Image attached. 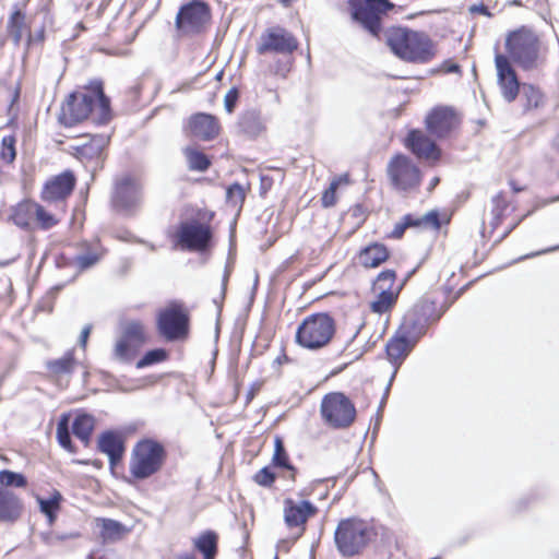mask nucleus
Here are the masks:
<instances>
[{"mask_svg": "<svg viewBox=\"0 0 559 559\" xmlns=\"http://www.w3.org/2000/svg\"><path fill=\"white\" fill-rule=\"evenodd\" d=\"M90 116L99 124L110 119V102L104 94L100 81L92 82L83 92L70 94L61 107L59 121L66 127H72Z\"/></svg>", "mask_w": 559, "mask_h": 559, "instance_id": "obj_1", "label": "nucleus"}, {"mask_svg": "<svg viewBox=\"0 0 559 559\" xmlns=\"http://www.w3.org/2000/svg\"><path fill=\"white\" fill-rule=\"evenodd\" d=\"M392 52L404 61L427 63L436 56V45L428 35L404 27H392L385 33Z\"/></svg>", "mask_w": 559, "mask_h": 559, "instance_id": "obj_2", "label": "nucleus"}, {"mask_svg": "<svg viewBox=\"0 0 559 559\" xmlns=\"http://www.w3.org/2000/svg\"><path fill=\"white\" fill-rule=\"evenodd\" d=\"M506 49L510 58L524 71L537 70L546 62V49L538 36L526 28L509 34Z\"/></svg>", "mask_w": 559, "mask_h": 559, "instance_id": "obj_3", "label": "nucleus"}, {"mask_svg": "<svg viewBox=\"0 0 559 559\" xmlns=\"http://www.w3.org/2000/svg\"><path fill=\"white\" fill-rule=\"evenodd\" d=\"M371 535V528L365 521L349 518L340 521L334 533V542L338 552L349 558L362 551Z\"/></svg>", "mask_w": 559, "mask_h": 559, "instance_id": "obj_4", "label": "nucleus"}, {"mask_svg": "<svg viewBox=\"0 0 559 559\" xmlns=\"http://www.w3.org/2000/svg\"><path fill=\"white\" fill-rule=\"evenodd\" d=\"M335 333L334 320L328 313L311 314L296 331V342L304 348L317 350L325 347Z\"/></svg>", "mask_w": 559, "mask_h": 559, "instance_id": "obj_5", "label": "nucleus"}, {"mask_svg": "<svg viewBox=\"0 0 559 559\" xmlns=\"http://www.w3.org/2000/svg\"><path fill=\"white\" fill-rule=\"evenodd\" d=\"M165 455L158 442L148 439L139 441L132 450L129 472L136 479H146L162 468Z\"/></svg>", "mask_w": 559, "mask_h": 559, "instance_id": "obj_6", "label": "nucleus"}, {"mask_svg": "<svg viewBox=\"0 0 559 559\" xmlns=\"http://www.w3.org/2000/svg\"><path fill=\"white\" fill-rule=\"evenodd\" d=\"M386 175L390 185L399 193H411L417 190L421 181L418 166L403 154H396L389 160Z\"/></svg>", "mask_w": 559, "mask_h": 559, "instance_id": "obj_7", "label": "nucleus"}, {"mask_svg": "<svg viewBox=\"0 0 559 559\" xmlns=\"http://www.w3.org/2000/svg\"><path fill=\"white\" fill-rule=\"evenodd\" d=\"M348 4L353 20L374 37L381 31L382 16L394 7L389 0H348Z\"/></svg>", "mask_w": 559, "mask_h": 559, "instance_id": "obj_8", "label": "nucleus"}, {"mask_svg": "<svg viewBox=\"0 0 559 559\" xmlns=\"http://www.w3.org/2000/svg\"><path fill=\"white\" fill-rule=\"evenodd\" d=\"M320 412L323 420L334 428H346L355 419L356 408L352 401L341 392H332L321 401Z\"/></svg>", "mask_w": 559, "mask_h": 559, "instance_id": "obj_9", "label": "nucleus"}, {"mask_svg": "<svg viewBox=\"0 0 559 559\" xmlns=\"http://www.w3.org/2000/svg\"><path fill=\"white\" fill-rule=\"evenodd\" d=\"M157 330L167 341L185 338L189 331V317L177 304L162 309L157 316Z\"/></svg>", "mask_w": 559, "mask_h": 559, "instance_id": "obj_10", "label": "nucleus"}, {"mask_svg": "<svg viewBox=\"0 0 559 559\" xmlns=\"http://www.w3.org/2000/svg\"><path fill=\"white\" fill-rule=\"evenodd\" d=\"M211 237L210 226L199 222L181 223L176 234L177 245L190 251L204 250Z\"/></svg>", "mask_w": 559, "mask_h": 559, "instance_id": "obj_11", "label": "nucleus"}, {"mask_svg": "<svg viewBox=\"0 0 559 559\" xmlns=\"http://www.w3.org/2000/svg\"><path fill=\"white\" fill-rule=\"evenodd\" d=\"M418 308L419 306L416 305L405 314L399 333L386 344L388 357L394 364L404 359L411 350L412 344L409 342V335L417 324V319L415 317Z\"/></svg>", "mask_w": 559, "mask_h": 559, "instance_id": "obj_12", "label": "nucleus"}, {"mask_svg": "<svg viewBox=\"0 0 559 559\" xmlns=\"http://www.w3.org/2000/svg\"><path fill=\"white\" fill-rule=\"evenodd\" d=\"M298 48V41L293 34L282 27L266 29L260 37L257 51L260 55L266 52L292 53Z\"/></svg>", "mask_w": 559, "mask_h": 559, "instance_id": "obj_13", "label": "nucleus"}, {"mask_svg": "<svg viewBox=\"0 0 559 559\" xmlns=\"http://www.w3.org/2000/svg\"><path fill=\"white\" fill-rule=\"evenodd\" d=\"M76 178L71 170L50 177L44 185L40 197L47 203H62L72 193Z\"/></svg>", "mask_w": 559, "mask_h": 559, "instance_id": "obj_14", "label": "nucleus"}, {"mask_svg": "<svg viewBox=\"0 0 559 559\" xmlns=\"http://www.w3.org/2000/svg\"><path fill=\"white\" fill-rule=\"evenodd\" d=\"M209 7L201 1L183 5L177 14L176 25L183 33H197L209 22Z\"/></svg>", "mask_w": 559, "mask_h": 559, "instance_id": "obj_15", "label": "nucleus"}, {"mask_svg": "<svg viewBox=\"0 0 559 559\" xmlns=\"http://www.w3.org/2000/svg\"><path fill=\"white\" fill-rule=\"evenodd\" d=\"M142 200V187L131 177H124L116 182L115 192L112 195V204L116 209L124 212H130Z\"/></svg>", "mask_w": 559, "mask_h": 559, "instance_id": "obj_16", "label": "nucleus"}, {"mask_svg": "<svg viewBox=\"0 0 559 559\" xmlns=\"http://www.w3.org/2000/svg\"><path fill=\"white\" fill-rule=\"evenodd\" d=\"M495 64L497 70V81L501 90L502 97L512 103L519 95L520 82L515 70L513 69L508 57L497 53L495 57Z\"/></svg>", "mask_w": 559, "mask_h": 559, "instance_id": "obj_17", "label": "nucleus"}, {"mask_svg": "<svg viewBox=\"0 0 559 559\" xmlns=\"http://www.w3.org/2000/svg\"><path fill=\"white\" fill-rule=\"evenodd\" d=\"M457 123V116L449 107L433 109L426 119L427 130L438 138L447 135Z\"/></svg>", "mask_w": 559, "mask_h": 559, "instance_id": "obj_18", "label": "nucleus"}, {"mask_svg": "<svg viewBox=\"0 0 559 559\" xmlns=\"http://www.w3.org/2000/svg\"><path fill=\"white\" fill-rule=\"evenodd\" d=\"M317 508L309 501L294 502L292 499L284 501V520L288 527L304 526L309 518L317 513Z\"/></svg>", "mask_w": 559, "mask_h": 559, "instance_id": "obj_19", "label": "nucleus"}, {"mask_svg": "<svg viewBox=\"0 0 559 559\" xmlns=\"http://www.w3.org/2000/svg\"><path fill=\"white\" fill-rule=\"evenodd\" d=\"M189 129L192 135L202 140H212L219 132V126L214 116L197 114L189 120Z\"/></svg>", "mask_w": 559, "mask_h": 559, "instance_id": "obj_20", "label": "nucleus"}, {"mask_svg": "<svg viewBox=\"0 0 559 559\" xmlns=\"http://www.w3.org/2000/svg\"><path fill=\"white\" fill-rule=\"evenodd\" d=\"M98 450L108 456L109 464L114 467L123 455V440L119 433L106 431L98 438Z\"/></svg>", "mask_w": 559, "mask_h": 559, "instance_id": "obj_21", "label": "nucleus"}, {"mask_svg": "<svg viewBox=\"0 0 559 559\" xmlns=\"http://www.w3.org/2000/svg\"><path fill=\"white\" fill-rule=\"evenodd\" d=\"M406 146L420 158L437 159L439 157L436 144L421 131L414 130L409 132L406 139Z\"/></svg>", "mask_w": 559, "mask_h": 559, "instance_id": "obj_22", "label": "nucleus"}, {"mask_svg": "<svg viewBox=\"0 0 559 559\" xmlns=\"http://www.w3.org/2000/svg\"><path fill=\"white\" fill-rule=\"evenodd\" d=\"M7 31L15 46L20 45L24 33L28 32L26 15L19 4L12 7V12L7 22Z\"/></svg>", "mask_w": 559, "mask_h": 559, "instance_id": "obj_23", "label": "nucleus"}, {"mask_svg": "<svg viewBox=\"0 0 559 559\" xmlns=\"http://www.w3.org/2000/svg\"><path fill=\"white\" fill-rule=\"evenodd\" d=\"M105 251L99 243H82V251L74 258V265L80 271H85L97 264Z\"/></svg>", "mask_w": 559, "mask_h": 559, "instance_id": "obj_24", "label": "nucleus"}, {"mask_svg": "<svg viewBox=\"0 0 559 559\" xmlns=\"http://www.w3.org/2000/svg\"><path fill=\"white\" fill-rule=\"evenodd\" d=\"M22 504L19 498L9 490L0 488V521L13 522L19 519Z\"/></svg>", "mask_w": 559, "mask_h": 559, "instance_id": "obj_25", "label": "nucleus"}, {"mask_svg": "<svg viewBox=\"0 0 559 559\" xmlns=\"http://www.w3.org/2000/svg\"><path fill=\"white\" fill-rule=\"evenodd\" d=\"M121 334L124 338L142 347L148 340L146 328L142 321L127 320L120 325Z\"/></svg>", "mask_w": 559, "mask_h": 559, "instance_id": "obj_26", "label": "nucleus"}, {"mask_svg": "<svg viewBox=\"0 0 559 559\" xmlns=\"http://www.w3.org/2000/svg\"><path fill=\"white\" fill-rule=\"evenodd\" d=\"M389 258V251L382 243H372L360 251L359 261L365 267H377Z\"/></svg>", "mask_w": 559, "mask_h": 559, "instance_id": "obj_27", "label": "nucleus"}, {"mask_svg": "<svg viewBox=\"0 0 559 559\" xmlns=\"http://www.w3.org/2000/svg\"><path fill=\"white\" fill-rule=\"evenodd\" d=\"M109 138L103 134H96L87 143L82 144L76 148V154L81 159L98 158L104 148L107 146Z\"/></svg>", "mask_w": 559, "mask_h": 559, "instance_id": "obj_28", "label": "nucleus"}, {"mask_svg": "<svg viewBox=\"0 0 559 559\" xmlns=\"http://www.w3.org/2000/svg\"><path fill=\"white\" fill-rule=\"evenodd\" d=\"M36 205V202L29 200H25L16 204L12 209L11 214V218L14 224L22 228H28L32 221H34Z\"/></svg>", "mask_w": 559, "mask_h": 559, "instance_id": "obj_29", "label": "nucleus"}, {"mask_svg": "<svg viewBox=\"0 0 559 559\" xmlns=\"http://www.w3.org/2000/svg\"><path fill=\"white\" fill-rule=\"evenodd\" d=\"M100 535L104 540L116 542L129 533L122 523L111 519H99Z\"/></svg>", "mask_w": 559, "mask_h": 559, "instance_id": "obj_30", "label": "nucleus"}, {"mask_svg": "<svg viewBox=\"0 0 559 559\" xmlns=\"http://www.w3.org/2000/svg\"><path fill=\"white\" fill-rule=\"evenodd\" d=\"M240 130L250 138H255L264 131V123L255 111L245 112L238 122Z\"/></svg>", "mask_w": 559, "mask_h": 559, "instance_id": "obj_31", "label": "nucleus"}, {"mask_svg": "<svg viewBox=\"0 0 559 559\" xmlns=\"http://www.w3.org/2000/svg\"><path fill=\"white\" fill-rule=\"evenodd\" d=\"M140 347L120 335L114 346L112 357L120 362L129 364L138 355Z\"/></svg>", "mask_w": 559, "mask_h": 559, "instance_id": "obj_32", "label": "nucleus"}, {"mask_svg": "<svg viewBox=\"0 0 559 559\" xmlns=\"http://www.w3.org/2000/svg\"><path fill=\"white\" fill-rule=\"evenodd\" d=\"M94 426V417L87 414H82L76 416L74 419L72 430L76 438H79L85 445H88Z\"/></svg>", "mask_w": 559, "mask_h": 559, "instance_id": "obj_33", "label": "nucleus"}, {"mask_svg": "<svg viewBox=\"0 0 559 559\" xmlns=\"http://www.w3.org/2000/svg\"><path fill=\"white\" fill-rule=\"evenodd\" d=\"M195 548L204 555V559H214L217 548V535L205 532L194 542Z\"/></svg>", "mask_w": 559, "mask_h": 559, "instance_id": "obj_34", "label": "nucleus"}, {"mask_svg": "<svg viewBox=\"0 0 559 559\" xmlns=\"http://www.w3.org/2000/svg\"><path fill=\"white\" fill-rule=\"evenodd\" d=\"M183 154L187 158L188 166L191 170L205 171L211 165V162L207 158V156L204 153L197 150L195 147H185Z\"/></svg>", "mask_w": 559, "mask_h": 559, "instance_id": "obj_35", "label": "nucleus"}, {"mask_svg": "<svg viewBox=\"0 0 559 559\" xmlns=\"http://www.w3.org/2000/svg\"><path fill=\"white\" fill-rule=\"evenodd\" d=\"M75 366V359L73 356V352H68L61 358L51 360L47 362V368L50 372L56 376L69 374L73 371Z\"/></svg>", "mask_w": 559, "mask_h": 559, "instance_id": "obj_36", "label": "nucleus"}, {"mask_svg": "<svg viewBox=\"0 0 559 559\" xmlns=\"http://www.w3.org/2000/svg\"><path fill=\"white\" fill-rule=\"evenodd\" d=\"M377 297L376 299L370 304V309L374 313H385L392 309V307L395 305L399 294L400 293H383V292H376Z\"/></svg>", "mask_w": 559, "mask_h": 559, "instance_id": "obj_37", "label": "nucleus"}, {"mask_svg": "<svg viewBox=\"0 0 559 559\" xmlns=\"http://www.w3.org/2000/svg\"><path fill=\"white\" fill-rule=\"evenodd\" d=\"M395 278L396 274L393 270H385L381 272L373 282V290L383 293H400L402 285L396 289H393Z\"/></svg>", "mask_w": 559, "mask_h": 559, "instance_id": "obj_38", "label": "nucleus"}, {"mask_svg": "<svg viewBox=\"0 0 559 559\" xmlns=\"http://www.w3.org/2000/svg\"><path fill=\"white\" fill-rule=\"evenodd\" d=\"M273 464L278 467H285L293 472L292 478H295V468L289 464L284 443L280 437L274 440Z\"/></svg>", "mask_w": 559, "mask_h": 559, "instance_id": "obj_39", "label": "nucleus"}, {"mask_svg": "<svg viewBox=\"0 0 559 559\" xmlns=\"http://www.w3.org/2000/svg\"><path fill=\"white\" fill-rule=\"evenodd\" d=\"M522 93L526 100V109L537 108L543 104L544 95L538 87L531 84H524Z\"/></svg>", "mask_w": 559, "mask_h": 559, "instance_id": "obj_40", "label": "nucleus"}, {"mask_svg": "<svg viewBox=\"0 0 559 559\" xmlns=\"http://www.w3.org/2000/svg\"><path fill=\"white\" fill-rule=\"evenodd\" d=\"M57 439L59 444L66 450L73 452L70 432H69V416L63 415L57 425Z\"/></svg>", "mask_w": 559, "mask_h": 559, "instance_id": "obj_41", "label": "nucleus"}, {"mask_svg": "<svg viewBox=\"0 0 559 559\" xmlns=\"http://www.w3.org/2000/svg\"><path fill=\"white\" fill-rule=\"evenodd\" d=\"M15 156V138L12 135L3 136L1 141L0 158L5 164H11L14 162Z\"/></svg>", "mask_w": 559, "mask_h": 559, "instance_id": "obj_42", "label": "nucleus"}, {"mask_svg": "<svg viewBox=\"0 0 559 559\" xmlns=\"http://www.w3.org/2000/svg\"><path fill=\"white\" fill-rule=\"evenodd\" d=\"M35 211L34 219L41 229H50L58 224L59 219L53 214L48 213L40 204L37 203Z\"/></svg>", "mask_w": 559, "mask_h": 559, "instance_id": "obj_43", "label": "nucleus"}, {"mask_svg": "<svg viewBox=\"0 0 559 559\" xmlns=\"http://www.w3.org/2000/svg\"><path fill=\"white\" fill-rule=\"evenodd\" d=\"M61 500V495L58 491L49 499H38L40 511L46 514L50 522L55 519V512L59 509V502Z\"/></svg>", "mask_w": 559, "mask_h": 559, "instance_id": "obj_44", "label": "nucleus"}, {"mask_svg": "<svg viewBox=\"0 0 559 559\" xmlns=\"http://www.w3.org/2000/svg\"><path fill=\"white\" fill-rule=\"evenodd\" d=\"M167 358V352L163 348L148 350L138 362L136 368L141 369L157 362H162Z\"/></svg>", "mask_w": 559, "mask_h": 559, "instance_id": "obj_45", "label": "nucleus"}, {"mask_svg": "<svg viewBox=\"0 0 559 559\" xmlns=\"http://www.w3.org/2000/svg\"><path fill=\"white\" fill-rule=\"evenodd\" d=\"M0 484L5 487H24L26 478L20 473L4 469L0 472Z\"/></svg>", "mask_w": 559, "mask_h": 559, "instance_id": "obj_46", "label": "nucleus"}, {"mask_svg": "<svg viewBox=\"0 0 559 559\" xmlns=\"http://www.w3.org/2000/svg\"><path fill=\"white\" fill-rule=\"evenodd\" d=\"M245 190L239 183L231 185L226 192V198L234 206L241 205L245 200Z\"/></svg>", "mask_w": 559, "mask_h": 559, "instance_id": "obj_47", "label": "nucleus"}, {"mask_svg": "<svg viewBox=\"0 0 559 559\" xmlns=\"http://www.w3.org/2000/svg\"><path fill=\"white\" fill-rule=\"evenodd\" d=\"M415 222H417L415 225L416 227L425 226L433 229H438L440 227L439 214L436 211H430L421 217H415Z\"/></svg>", "mask_w": 559, "mask_h": 559, "instance_id": "obj_48", "label": "nucleus"}, {"mask_svg": "<svg viewBox=\"0 0 559 559\" xmlns=\"http://www.w3.org/2000/svg\"><path fill=\"white\" fill-rule=\"evenodd\" d=\"M253 480L260 486L270 487L275 480V474L269 467H263L253 476Z\"/></svg>", "mask_w": 559, "mask_h": 559, "instance_id": "obj_49", "label": "nucleus"}, {"mask_svg": "<svg viewBox=\"0 0 559 559\" xmlns=\"http://www.w3.org/2000/svg\"><path fill=\"white\" fill-rule=\"evenodd\" d=\"M239 92L236 87H231L224 97V107L228 114H231L236 107Z\"/></svg>", "mask_w": 559, "mask_h": 559, "instance_id": "obj_50", "label": "nucleus"}, {"mask_svg": "<svg viewBox=\"0 0 559 559\" xmlns=\"http://www.w3.org/2000/svg\"><path fill=\"white\" fill-rule=\"evenodd\" d=\"M336 182H331L330 187L322 194V205L324 207L333 206L336 203Z\"/></svg>", "mask_w": 559, "mask_h": 559, "instance_id": "obj_51", "label": "nucleus"}, {"mask_svg": "<svg viewBox=\"0 0 559 559\" xmlns=\"http://www.w3.org/2000/svg\"><path fill=\"white\" fill-rule=\"evenodd\" d=\"M417 224V222H415V217L413 215H406L404 216L403 218V222L401 224H396L393 231H392V235L395 237V238H400L402 237L404 230L407 228V227H413Z\"/></svg>", "mask_w": 559, "mask_h": 559, "instance_id": "obj_52", "label": "nucleus"}, {"mask_svg": "<svg viewBox=\"0 0 559 559\" xmlns=\"http://www.w3.org/2000/svg\"><path fill=\"white\" fill-rule=\"evenodd\" d=\"M441 70L445 73H455L460 71V66L450 60H447L442 63Z\"/></svg>", "mask_w": 559, "mask_h": 559, "instance_id": "obj_53", "label": "nucleus"}, {"mask_svg": "<svg viewBox=\"0 0 559 559\" xmlns=\"http://www.w3.org/2000/svg\"><path fill=\"white\" fill-rule=\"evenodd\" d=\"M91 331H92V325L91 324H86L82 332H81V335H80V345L85 348L86 347V343H87V340H88V336L91 334Z\"/></svg>", "mask_w": 559, "mask_h": 559, "instance_id": "obj_54", "label": "nucleus"}, {"mask_svg": "<svg viewBox=\"0 0 559 559\" xmlns=\"http://www.w3.org/2000/svg\"><path fill=\"white\" fill-rule=\"evenodd\" d=\"M493 202L496 203V210L502 211L507 206V202L503 199L502 193H499L493 198Z\"/></svg>", "mask_w": 559, "mask_h": 559, "instance_id": "obj_55", "label": "nucleus"}, {"mask_svg": "<svg viewBox=\"0 0 559 559\" xmlns=\"http://www.w3.org/2000/svg\"><path fill=\"white\" fill-rule=\"evenodd\" d=\"M260 388H261V383L260 382H255V383L252 384V386L250 388V390L247 393V402L252 401V399L254 397L257 392H259Z\"/></svg>", "mask_w": 559, "mask_h": 559, "instance_id": "obj_56", "label": "nucleus"}, {"mask_svg": "<svg viewBox=\"0 0 559 559\" xmlns=\"http://www.w3.org/2000/svg\"><path fill=\"white\" fill-rule=\"evenodd\" d=\"M331 182H336V189L341 185H347L349 182L348 175L344 174L338 177H335Z\"/></svg>", "mask_w": 559, "mask_h": 559, "instance_id": "obj_57", "label": "nucleus"}, {"mask_svg": "<svg viewBox=\"0 0 559 559\" xmlns=\"http://www.w3.org/2000/svg\"><path fill=\"white\" fill-rule=\"evenodd\" d=\"M439 183V178L435 177L431 179L428 190L431 191Z\"/></svg>", "mask_w": 559, "mask_h": 559, "instance_id": "obj_58", "label": "nucleus"}, {"mask_svg": "<svg viewBox=\"0 0 559 559\" xmlns=\"http://www.w3.org/2000/svg\"><path fill=\"white\" fill-rule=\"evenodd\" d=\"M510 5H514V7H522L523 3L521 0H512L509 2Z\"/></svg>", "mask_w": 559, "mask_h": 559, "instance_id": "obj_59", "label": "nucleus"}, {"mask_svg": "<svg viewBox=\"0 0 559 559\" xmlns=\"http://www.w3.org/2000/svg\"><path fill=\"white\" fill-rule=\"evenodd\" d=\"M19 95H20V91H19V88L16 87V88L14 90V93H13L12 104H13L14 102H16V99L19 98Z\"/></svg>", "mask_w": 559, "mask_h": 559, "instance_id": "obj_60", "label": "nucleus"}, {"mask_svg": "<svg viewBox=\"0 0 559 559\" xmlns=\"http://www.w3.org/2000/svg\"><path fill=\"white\" fill-rule=\"evenodd\" d=\"M227 280H228V273L225 272V275H224V278H223V290H225Z\"/></svg>", "mask_w": 559, "mask_h": 559, "instance_id": "obj_61", "label": "nucleus"}, {"mask_svg": "<svg viewBox=\"0 0 559 559\" xmlns=\"http://www.w3.org/2000/svg\"><path fill=\"white\" fill-rule=\"evenodd\" d=\"M278 1H280L282 4H284V5H286V7H287V5L292 4L295 0H278Z\"/></svg>", "mask_w": 559, "mask_h": 559, "instance_id": "obj_62", "label": "nucleus"}, {"mask_svg": "<svg viewBox=\"0 0 559 559\" xmlns=\"http://www.w3.org/2000/svg\"><path fill=\"white\" fill-rule=\"evenodd\" d=\"M556 249H559V246L555 247V248H551V249H546V250L542 251L540 253L549 252V251H552V250H556Z\"/></svg>", "mask_w": 559, "mask_h": 559, "instance_id": "obj_63", "label": "nucleus"}, {"mask_svg": "<svg viewBox=\"0 0 559 559\" xmlns=\"http://www.w3.org/2000/svg\"><path fill=\"white\" fill-rule=\"evenodd\" d=\"M479 12L487 13V9H486L485 7H481V8L479 9Z\"/></svg>", "mask_w": 559, "mask_h": 559, "instance_id": "obj_64", "label": "nucleus"}]
</instances>
